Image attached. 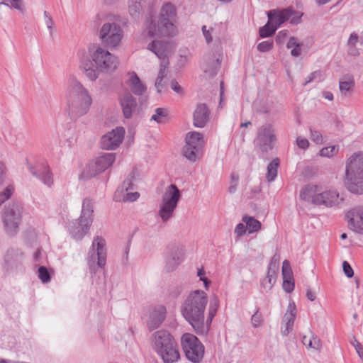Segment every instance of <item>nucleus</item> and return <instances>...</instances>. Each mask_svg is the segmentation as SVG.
<instances>
[{"mask_svg": "<svg viewBox=\"0 0 363 363\" xmlns=\"http://www.w3.org/2000/svg\"><path fill=\"white\" fill-rule=\"evenodd\" d=\"M182 349L186 357L194 363L200 362L204 355V346L194 335L185 333L181 339Z\"/></svg>", "mask_w": 363, "mask_h": 363, "instance_id": "0eeeda50", "label": "nucleus"}, {"mask_svg": "<svg viewBox=\"0 0 363 363\" xmlns=\"http://www.w3.org/2000/svg\"><path fill=\"white\" fill-rule=\"evenodd\" d=\"M351 344L354 346L356 350L357 353L361 359H363V347L361 343L354 338V340L351 342Z\"/></svg>", "mask_w": 363, "mask_h": 363, "instance_id": "4d7b16f0", "label": "nucleus"}, {"mask_svg": "<svg viewBox=\"0 0 363 363\" xmlns=\"http://www.w3.org/2000/svg\"><path fill=\"white\" fill-rule=\"evenodd\" d=\"M185 140L183 155L189 160L194 162L203 144V135L195 131L189 132L186 134Z\"/></svg>", "mask_w": 363, "mask_h": 363, "instance_id": "2eb2a0df", "label": "nucleus"}, {"mask_svg": "<svg viewBox=\"0 0 363 363\" xmlns=\"http://www.w3.org/2000/svg\"><path fill=\"white\" fill-rule=\"evenodd\" d=\"M277 274L267 272V277L261 281L262 286L267 290H270L275 282Z\"/></svg>", "mask_w": 363, "mask_h": 363, "instance_id": "58836bf2", "label": "nucleus"}, {"mask_svg": "<svg viewBox=\"0 0 363 363\" xmlns=\"http://www.w3.org/2000/svg\"><path fill=\"white\" fill-rule=\"evenodd\" d=\"M247 230L246 225L239 223L235 227V233H237L238 236H242L245 234Z\"/></svg>", "mask_w": 363, "mask_h": 363, "instance_id": "69168bd1", "label": "nucleus"}, {"mask_svg": "<svg viewBox=\"0 0 363 363\" xmlns=\"http://www.w3.org/2000/svg\"><path fill=\"white\" fill-rule=\"evenodd\" d=\"M348 225L353 231L363 234V208L357 207L347 212Z\"/></svg>", "mask_w": 363, "mask_h": 363, "instance_id": "aec40b11", "label": "nucleus"}, {"mask_svg": "<svg viewBox=\"0 0 363 363\" xmlns=\"http://www.w3.org/2000/svg\"><path fill=\"white\" fill-rule=\"evenodd\" d=\"M91 57L97 69L102 72L115 70L118 64L116 56L100 46L92 52Z\"/></svg>", "mask_w": 363, "mask_h": 363, "instance_id": "9d476101", "label": "nucleus"}, {"mask_svg": "<svg viewBox=\"0 0 363 363\" xmlns=\"http://www.w3.org/2000/svg\"><path fill=\"white\" fill-rule=\"evenodd\" d=\"M23 254L18 249H9L4 257V260L9 267H13L21 262Z\"/></svg>", "mask_w": 363, "mask_h": 363, "instance_id": "c756f323", "label": "nucleus"}, {"mask_svg": "<svg viewBox=\"0 0 363 363\" xmlns=\"http://www.w3.org/2000/svg\"><path fill=\"white\" fill-rule=\"evenodd\" d=\"M130 78L127 82L128 86L130 87L131 91L137 95L141 96L147 89L146 86L141 82L135 72L129 73Z\"/></svg>", "mask_w": 363, "mask_h": 363, "instance_id": "bb28decb", "label": "nucleus"}, {"mask_svg": "<svg viewBox=\"0 0 363 363\" xmlns=\"http://www.w3.org/2000/svg\"><path fill=\"white\" fill-rule=\"evenodd\" d=\"M115 160V153H104L90 162L86 167L84 174L86 177H94L108 169Z\"/></svg>", "mask_w": 363, "mask_h": 363, "instance_id": "4468645a", "label": "nucleus"}, {"mask_svg": "<svg viewBox=\"0 0 363 363\" xmlns=\"http://www.w3.org/2000/svg\"><path fill=\"white\" fill-rule=\"evenodd\" d=\"M38 277L43 284L50 282L51 279L48 269L44 266H41L38 268Z\"/></svg>", "mask_w": 363, "mask_h": 363, "instance_id": "37998d69", "label": "nucleus"}, {"mask_svg": "<svg viewBox=\"0 0 363 363\" xmlns=\"http://www.w3.org/2000/svg\"><path fill=\"white\" fill-rule=\"evenodd\" d=\"M106 242L104 238L96 236L92 242L91 249L89 252L88 264L90 271L95 272L96 267L104 268L106 263Z\"/></svg>", "mask_w": 363, "mask_h": 363, "instance_id": "1a4fd4ad", "label": "nucleus"}, {"mask_svg": "<svg viewBox=\"0 0 363 363\" xmlns=\"http://www.w3.org/2000/svg\"><path fill=\"white\" fill-rule=\"evenodd\" d=\"M273 47H274L273 40H269L262 41V42L259 43L257 45V48L258 51H259L261 52H269L271 50H272Z\"/></svg>", "mask_w": 363, "mask_h": 363, "instance_id": "a18cd8bd", "label": "nucleus"}, {"mask_svg": "<svg viewBox=\"0 0 363 363\" xmlns=\"http://www.w3.org/2000/svg\"><path fill=\"white\" fill-rule=\"evenodd\" d=\"M182 292V288L180 286L172 288L169 291V296L173 298H178Z\"/></svg>", "mask_w": 363, "mask_h": 363, "instance_id": "e2e57ef3", "label": "nucleus"}, {"mask_svg": "<svg viewBox=\"0 0 363 363\" xmlns=\"http://www.w3.org/2000/svg\"><path fill=\"white\" fill-rule=\"evenodd\" d=\"M310 131L311 140L316 144H322L323 141L322 134L319 131L313 129H311Z\"/></svg>", "mask_w": 363, "mask_h": 363, "instance_id": "8fccbe9b", "label": "nucleus"}, {"mask_svg": "<svg viewBox=\"0 0 363 363\" xmlns=\"http://www.w3.org/2000/svg\"><path fill=\"white\" fill-rule=\"evenodd\" d=\"M80 68L89 80L95 81L99 77L100 71L97 69V67H94L91 62L89 60L82 62Z\"/></svg>", "mask_w": 363, "mask_h": 363, "instance_id": "7c9ffc66", "label": "nucleus"}, {"mask_svg": "<svg viewBox=\"0 0 363 363\" xmlns=\"http://www.w3.org/2000/svg\"><path fill=\"white\" fill-rule=\"evenodd\" d=\"M22 206L19 203L9 205L3 214V222L7 233L13 235L17 233L21 220Z\"/></svg>", "mask_w": 363, "mask_h": 363, "instance_id": "f8f14e48", "label": "nucleus"}, {"mask_svg": "<svg viewBox=\"0 0 363 363\" xmlns=\"http://www.w3.org/2000/svg\"><path fill=\"white\" fill-rule=\"evenodd\" d=\"M29 172L45 185L50 187L54 182L53 175L48 165L44 163H36L33 165L28 163Z\"/></svg>", "mask_w": 363, "mask_h": 363, "instance_id": "a211bd4d", "label": "nucleus"}, {"mask_svg": "<svg viewBox=\"0 0 363 363\" xmlns=\"http://www.w3.org/2000/svg\"><path fill=\"white\" fill-rule=\"evenodd\" d=\"M346 186L350 191L363 194V152L354 153L346 164Z\"/></svg>", "mask_w": 363, "mask_h": 363, "instance_id": "39448f33", "label": "nucleus"}, {"mask_svg": "<svg viewBox=\"0 0 363 363\" xmlns=\"http://www.w3.org/2000/svg\"><path fill=\"white\" fill-rule=\"evenodd\" d=\"M283 289L287 293H291L294 289V283L292 279L283 278Z\"/></svg>", "mask_w": 363, "mask_h": 363, "instance_id": "603ef678", "label": "nucleus"}, {"mask_svg": "<svg viewBox=\"0 0 363 363\" xmlns=\"http://www.w3.org/2000/svg\"><path fill=\"white\" fill-rule=\"evenodd\" d=\"M125 133L124 128L121 126H118L106 133L101 138V147L106 150H116L122 143Z\"/></svg>", "mask_w": 363, "mask_h": 363, "instance_id": "dca6fc26", "label": "nucleus"}, {"mask_svg": "<svg viewBox=\"0 0 363 363\" xmlns=\"http://www.w3.org/2000/svg\"><path fill=\"white\" fill-rule=\"evenodd\" d=\"M169 111L164 108H157L155 113L152 116L151 120L157 123H165L168 121Z\"/></svg>", "mask_w": 363, "mask_h": 363, "instance_id": "72a5a7b5", "label": "nucleus"}, {"mask_svg": "<svg viewBox=\"0 0 363 363\" xmlns=\"http://www.w3.org/2000/svg\"><path fill=\"white\" fill-rule=\"evenodd\" d=\"M184 252L182 247L177 245L167 247L165 254V269L167 272L174 271L183 262Z\"/></svg>", "mask_w": 363, "mask_h": 363, "instance_id": "f3484780", "label": "nucleus"}, {"mask_svg": "<svg viewBox=\"0 0 363 363\" xmlns=\"http://www.w3.org/2000/svg\"><path fill=\"white\" fill-rule=\"evenodd\" d=\"M152 344L154 350L164 363H174L179 357L177 343L167 330H158L152 335Z\"/></svg>", "mask_w": 363, "mask_h": 363, "instance_id": "20e7f679", "label": "nucleus"}, {"mask_svg": "<svg viewBox=\"0 0 363 363\" xmlns=\"http://www.w3.org/2000/svg\"><path fill=\"white\" fill-rule=\"evenodd\" d=\"M276 140L275 130L272 124L265 123L258 128L255 143L262 152L272 150Z\"/></svg>", "mask_w": 363, "mask_h": 363, "instance_id": "ddd939ff", "label": "nucleus"}, {"mask_svg": "<svg viewBox=\"0 0 363 363\" xmlns=\"http://www.w3.org/2000/svg\"><path fill=\"white\" fill-rule=\"evenodd\" d=\"M339 150L338 145L325 147L320 150L319 155L321 157H331L335 155Z\"/></svg>", "mask_w": 363, "mask_h": 363, "instance_id": "a19ab883", "label": "nucleus"}, {"mask_svg": "<svg viewBox=\"0 0 363 363\" xmlns=\"http://www.w3.org/2000/svg\"><path fill=\"white\" fill-rule=\"evenodd\" d=\"M242 220L245 223L249 233L258 232L261 229L262 223L252 216H245Z\"/></svg>", "mask_w": 363, "mask_h": 363, "instance_id": "2f4dec72", "label": "nucleus"}, {"mask_svg": "<svg viewBox=\"0 0 363 363\" xmlns=\"http://www.w3.org/2000/svg\"><path fill=\"white\" fill-rule=\"evenodd\" d=\"M296 144L298 146L299 148L306 150L309 146V142L307 139L303 138L301 137H298L296 138Z\"/></svg>", "mask_w": 363, "mask_h": 363, "instance_id": "bf43d9fd", "label": "nucleus"}, {"mask_svg": "<svg viewBox=\"0 0 363 363\" xmlns=\"http://www.w3.org/2000/svg\"><path fill=\"white\" fill-rule=\"evenodd\" d=\"M66 99L68 114L72 119L86 115L92 104V98L89 91L75 79L69 81Z\"/></svg>", "mask_w": 363, "mask_h": 363, "instance_id": "7ed1b4c3", "label": "nucleus"}, {"mask_svg": "<svg viewBox=\"0 0 363 363\" xmlns=\"http://www.w3.org/2000/svg\"><path fill=\"white\" fill-rule=\"evenodd\" d=\"M302 44L298 42V40L295 37H291L286 44V48L288 49L292 48L291 51V55L293 57H298L301 55V46Z\"/></svg>", "mask_w": 363, "mask_h": 363, "instance_id": "e433bc0d", "label": "nucleus"}, {"mask_svg": "<svg viewBox=\"0 0 363 363\" xmlns=\"http://www.w3.org/2000/svg\"><path fill=\"white\" fill-rule=\"evenodd\" d=\"M288 31L286 30H280L277 36L275 41L278 45H281L284 43L286 37H287Z\"/></svg>", "mask_w": 363, "mask_h": 363, "instance_id": "6e6d98bb", "label": "nucleus"}, {"mask_svg": "<svg viewBox=\"0 0 363 363\" xmlns=\"http://www.w3.org/2000/svg\"><path fill=\"white\" fill-rule=\"evenodd\" d=\"M277 30V26L269 20L268 22L259 30V36L262 38L273 35Z\"/></svg>", "mask_w": 363, "mask_h": 363, "instance_id": "c9c22d12", "label": "nucleus"}, {"mask_svg": "<svg viewBox=\"0 0 363 363\" xmlns=\"http://www.w3.org/2000/svg\"><path fill=\"white\" fill-rule=\"evenodd\" d=\"M92 224V219L83 218L74 220L68 225V230L72 237L75 240H82L88 233Z\"/></svg>", "mask_w": 363, "mask_h": 363, "instance_id": "6ab92c4d", "label": "nucleus"}, {"mask_svg": "<svg viewBox=\"0 0 363 363\" xmlns=\"http://www.w3.org/2000/svg\"><path fill=\"white\" fill-rule=\"evenodd\" d=\"M284 11H287L288 13L286 15L287 21H289L291 24H298L301 21V14L298 11H296L291 8L285 9Z\"/></svg>", "mask_w": 363, "mask_h": 363, "instance_id": "4c0bfd02", "label": "nucleus"}, {"mask_svg": "<svg viewBox=\"0 0 363 363\" xmlns=\"http://www.w3.org/2000/svg\"><path fill=\"white\" fill-rule=\"evenodd\" d=\"M321 186L315 184H307L300 191V199L306 202L315 205V201L319 196Z\"/></svg>", "mask_w": 363, "mask_h": 363, "instance_id": "a878e982", "label": "nucleus"}, {"mask_svg": "<svg viewBox=\"0 0 363 363\" xmlns=\"http://www.w3.org/2000/svg\"><path fill=\"white\" fill-rule=\"evenodd\" d=\"M14 191L13 186H8L5 190L0 194V205L3 204L6 200H8L12 195Z\"/></svg>", "mask_w": 363, "mask_h": 363, "instance_id": "49530a36", "label": "nucleus"}, {"mask_svg": "<svg viewBox=\"0 0 363 363\" xmlns=\"http://www.w3.org/2000/svg\"><path fill=\"white\" fill-rule=\"evenodd\" d=\"M94 206L93 202L89 199H84L82 203V208L80 217L83 218H90L93 220Z\"/></svg>", "mask_w": 363, "mask_h": 363, "instance_id": "473e14b6", "label": "nucleus"}, {"mask_svg": "<svg viewBox=\"0 0 363 363\" xmlns=\"http://www.w3.org/2000/svg\"><path fill=\"white\" fill-rule=\"evenodd\" d=\"M264 322V318L262 313L259 311V308H257L252 315L251 323L254 328H258L262 325Z\"/></svg>", "mask_w": 363, "mask_h": 363, "instance_id": "79ce46f5", "label": "nucleus"}, {"mask_svg": "<svg viewBox=\"0 0 363 363\" xmlns=\"http://www.w3.org/2000/svg\"><path fill=\"white\" fill-rule=\"evenodd\" d=\"M279 165V160L278 158L274 159L267 166V179L269 182H272L275 179L277 175V169Z\"/></svg>", "mask_w": 363, "mask_h": 363, "instance_id": "f704fd0d", "label": "nucleus"}, {"mask_svg": "<svg viewBox=\"0 0 363 363\" xmlns=\"http://www.w3.org/2000/svg\"><path fill=\"white\" fill-rule=\"evenodd\" d=\"M167 310L164 306H156L150 314L147 326L150 330L157 328L166 318Z\"/></svg>", "mask_w": 363, "mask_h": 363, "instance_id": "b1692460", "label": "nucleus"}, {"mask_svg": "<svg viewBox=\"0 0 363 363\" xmlns=\"http://www.w3.org/2000/svg\"><path fill=\"white\" fill-rule=\"evenodd\" d=\"M180 198L181 192L175 184H171L166 189L159 210V216L163 223L172 218Z\"/></svg>", "mask_w": 363, "mask_h": 363, "instance_id": "423d86ee", "label": "nucleus"}, {"mask_svg": "<svg viewBox=\"0 0 363 363\" xmlns=\"http://www.w3.org/2000/svg\"><path fill=\"white\" fill-rule=\"evenodd\" d=\"M171 43L164 40H153L147 45V49L154 52L160 60V67L157 77H164L167 75L169 64L168 55L171 52Z\"/></svg>", "mask_w": 363, "mask_h": 363, "instance_id": "9b49d317", "label": "nucleus"}, {"mask_svg": "<svg viewBox=\"0 0 363 363\" xmlns=\"http://www.w3.org/2000/svg\"><path fill=\"white\" fill-rule=\"evenodd\" d=\"M220 67V60L214 55L205 56L201 64V69L206 76L212 78L215 77Z\"/></svg>", "mask_w": 363, "mask_h": 363, "instance_id": "393cba45", "label": "nucleus"}, {"mask_svg": "<svg viewBox=\"0 0 363 363\" xmlns=\"http://www.w3.org/2000/svg\"><path fill=\"white\" fill-rule=\"evenodd\" d=\"M321 347L322 342L320 339L316 335L312 333V336L310 340H308V348L320 350Z\"/></svg>", "mask_w": 363, "mask_h": 363, "instance_id": "c03bdc74", "label": "nucleus"}, {"mask_svg": "<svg viewBox=\"0 0 363 363\" xmlns=\"http://www.w3.org/2000/svg\"><path fill=\"white\" fill-rule=\"evenodd\" d=\"M140 196V194L138 192H133V193H127L123 196L124 201H135Z\"/></svg>", "mask_w": 363, "mask_h": 363, "instance_id": "680f3d73", "label": "nucleus"}, {"mask_svg": "<svg viewBox=\"0 0 363 363\" xmlns=\"http://www.w3.org/2000/svg\"><path fill=\"white\" fill-rule=\"evenodd\" d=\"M210 118V110L206 104H197L193 114V124L197 128H203Z\"/></svg>", "mask_w": 363, "mask_h": 363, "instance_id": "4be33fe9", "label": "nucleus"}, {"mask_svg": "<svg viewBox=\"0 0 363 363\" xmlns=\"http://www.w3.org/2000/svg\"><path fill=\"white\" fill-rule=\"evenodd\" d=\"M9 7L14 8L20 11L23 10L22 0H11Z\"/></svg>", "mask_w": 363, "mask_h": 363, "instance_id": "0e129e2a", "label": "nucleus"}, {"mask_svg": "<svg viewBox=\"0 0 363 363\" xmlns=\"http://www.w3.org/2000/svg\"><path fill=\"white\" fill-rule=\"evenodd\" d=\"M206 272L205 271L203 270V268L201 269H199V271H198V277H199L200 278V280L203 281V284H204V286L206 288H208V285L211 284V281H209L208 279V278H206L204 275H205Z\"/></svg>", "mask_w": 363, "mask_h": 363, "instance_id": "052dcab7", "label": "nucleus"}, {"mask_svg": "<svg viewBox=\"0 0 363 363\" xmlns=\"http://www.w3.org/2000/svg\"><path fill=\"white\" fill-rule=\"evenodd\" d=\"M279 256L275 255L270 261L267 272L277 274L279 269Z\"/></svg>", "mask_w": 363, "mask_h": 363, "instance_id": "de8ad7c7", "label": "nucleus"}, {"mask_svg": "<svg viewBox=\"0 0 363 363\" xmlns=\"http://www.w3.org/2000/svg\"><path fill=\"white\" fill-rule=\"evenodd\" d=\"M99 36L101 43L108 48L119 45L123 38V30L115 22L104 23L99 30Z\"/></svg>", "mask_w": 363, "mask_h": 363, "instance_id": "6e6552de", "label": "nucleus"}, {"mask_svg": "<svg viewBox=\"0 0 363 363\" xmlns=\"http://www.w3.org/2000/svg\"><path fill=\"white\" fill-rule=\"evenodd\" d=\"M287 13L288 11H284V9H272L267 12V17L274 26H277V28H278L282 23L287 21V18H286Z\"/></svg>", "mask_w": 363, "mask_h": 363, "instance_id": "c85d7f7f", "label": "nucleus"}, {"mask_svg": "<svg viewBox=\"0 0 363 363\" xmlns=\"http://www.w3.org/2000/svg\"><path fill=\"white\" fill-rule=\"evenodd\" d=\"M295 318L293 315H285L284 320L286 321L285 328H282L281 333L284 336H286L292 331Z\"/></svg>", "mask_w": 363, "mask_h": 363, "instance_id": "ea45409f", "label": "nucleus"}, {"mask_svg": "<svg viewBox=\"0 0 363 363\" xmlns=\"http://www.w3.org/2000/svg\"><path fill=\"white\" fill-rule=\"evenodd\" d=\"M354 85L355 82L353 76L349 74L343 76L339 82L341 94L346 96H350L353 92Z\"/></svg>", "mask_w": 363, "mask_h": 363, "instance_id": "cd10ccee", "label": "nucleus"}, {"mask_svg": "<svg viewBox=\"0 0 363 363\" xmlns=\"http://www.w3.org/2000/svg\"><path fill=\"white\" fill-rule=\"evenodd\" d=\"M342 268H343V272H344L345 274L347 277L351 278L353 277L354 271H353L352 268L351 267L350 264L347 261L343 262Z\"/></svg>", "mask_w": 363, "mask_h": 363, "instance_id": "13d9d810", "label": "nucleus"}, {"mask_svg": "<svg viewBox=\"0 0 363 363\" xmlns=\"http://www.w3.org/2000/svg\"><path fill=\"white\" fill-rule=\"evenodd\" d=\"M135 172L133 171L128 177L126 180L123 182V187L125 188L126 190L133 189L132 181L135 179Z\"/></svg>", "mask_w": 363, "mask_h": 363, "instance_id": "5fc2aeb1", "label": "nucleus"}, {"mask_svg": "<svg viewBox=\"0 0 363 363\" xmlns=\"http://www.w3.org/2000/svg\"><path fill=\"white\" fill-rule=\"evenodd\" d=\"M208 303V296L203 291L196 290L189 294L181 306V313L185 320L192 326L198 335L207 333L208 324L215 316L218 300H214V306L209 308L208 316L205 322V310Z\"/></svg>", "mask_w": 363, "mask_h": 363, "instance_id": "f257e3e1", "label": "nucleus"}, {"mask_svg": "<svg viewBox=\"0 0 363 363\" xmlns=\"http://www.w3.org/2000/svg\"><path fill=\"white\" fill-rule=\"evenodd\" d=\"M282 275L283 278H289L292 279V270L290 263L288 260H284L282 265Z\"/></svg>", "mask_w": 363, "mask_h": 363, "instance_id": "09e8293b", "label": "nucleus"}, {"mask_svg": "<svg viewBox=\"0 0 363 363\" xmlns=\"http://www.w3.org/2000/svg\"><path fill=\"white\" fill-rule=\"evenodd\" d=\"M44 17H45V23L47 26V28L50 30V33L51 34L52 29L54 26V21L52 18V16L48 11H44Z\"/></svg>", "mask_w": 363, "mask_h": 363, "instance_id": "864d4df0", "label": "nucleus"}, {"mask_svg": "<svg viewBox=\"0 0 363 363\" xmlns=\"http://www.w3.org/2000/svg\"><path fill=\"white\" fill-rule=\"evenodd\" d=\"M318 78L319 81L322 80V72L320 70H316L311 73L306 78L304 85L313 82L314 79Z\"/></svg>", "mask_w": 363, "mask_h": 363, "instance_id": "3c124183", "label": "nucleus"}, {"mask_svg": "<svg viewBox=\"0 0 363 363\" xmlns=\"http://www.w3.org/2000/svg\"><path fill=\"white\" fill-rule=\"evenodd\" d=\"M347 54L352 57H357L359 55V49L356 47V45H347Z\"/></svg>", "mask_w": 363, "mask_h": 363, "instance_id": "338daca9", "label": "nucleus"}, {"mask_svg": "<svg viewBox=\"0 0 363 363\" xmlns=\"http://www.w3.org/2000/svg\"><path fill=\"white\" fill-rule=\"evenodd\" d=\"M342 201L340 199L339 194L335 191H320L319 196L315 201V206H324L325 207H333L338 205Z\"/></svg>", "mask_w": 363, "mask_h": 363, "instance_id": "412c9836", "label": "nucleus"}, {"mask_svg": "<svg viewBox=\"0 0 363 363\" xmlns=\"http://www.w3.org/2000/svg\"><path fill=\"white\" fill-rule=\"evenodd\" d=\"M171 88L178 94H181L183 92V89L175 79L172 80Z\"/></svg>", "mask_w": 363, "mask_h": 363, "instance_id": "774afa93", "label": "nucleus"}, {"mask_svg": "<svg viewBox=\"0 0 363 363\" xmlns=\"http://www.w3.org/2000/svg\"><path fill=\"white\" fill-rule=\"evenodd\" d=\"M119 101L124 117L130 118L137 107L136 99L129 91H126L120 96Z\"/></svg>", "mask_w": 363, "mask_h": 363, "instance_id": "5701e85b", "label": "nucleus"}, {"mask_svg": "<svg viewBox=\"0 0 363 363\" xmlns=\"http://www.w3.org/2000/svg\"><path fill=\"white\" fill-rule=\"evenodd\" d=\"M177 11L174 6L171 3L163 5L159 16L150 13L146 21V28L150 37H172L176 33L174 24Z\"/></svg>", "mask_w": 363, "mask_h": 363, "instance_id": "f03ea898", "label": "nucleus"}]
</instances>
